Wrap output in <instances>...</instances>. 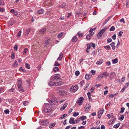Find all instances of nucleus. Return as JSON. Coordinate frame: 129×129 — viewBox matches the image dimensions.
Masks as SVG:
<instances>
[{
    "mask_svg": "<svg viewBox=\"0 0 129 129\" xmlns=\"http://www.w3.org/2000/svg\"><path fill=\"white\" fill-rule=\"evenodd\" d=\"M64 101V100H62L59 101V99L55 98L54 99L52 100H49V102L51 104L55 105L57 104L58 103H59L60 104Z\"/></svg>",
    "mask_w": 129,
    "mask_h": 129,
    "instance_id": "nucleus-1",
    "label": "nucleus"
},
{
    "mask_svg": "<svg viewBox=\"0 0 129 129\" xmlns=\"http://www.w3.org/2000/svg\"><path fill=\"white\" fill-rule=\"evenodd\" d=\"M61 79V77L59 74H57L54 76H52L50 78L51 80L54 81H60Z\"/></svg>",
    "mask_w": 129,
    "mask_h": 129,
    "instance_id": "nucleus-2",
    "label": "nucleus"
},
{
    "mask_svg": "<svg viewBox=\"0 0 129 129\" xmlns=\"http://www.w3.org/2000/svg\"><path fill=\"white\" fill-rule=\"evenodd\" d=\"M63 83L62 82H54L53 81L51 80L48 83L49 85L50 86H60L63 84Z\"/></svg>",
    "mask_w": 129,
    "mask_h": 129,
    "instance_id": "nucleus-3",
    "label": "nucleus"
},
{
    "mask_svg": "<svg viewBox=\"0 0 129 129\" xmlns=\"http://www.w3.org/2000/svg\"><path fill=\"white\" fill-rule=\"evenodd\" d=\"M21 81V80H19L18 83V89L20 91H24V90L22 86Z\"/></svg>",
    "mask_w": 129,
    "mask_h": 129,
    "instance_id": "nucleus-4",
    "label": "nucleus"
},
{
    "mask_svg": "<svg viewBox=\"0 0 129 129\" xmlns=\"http://www.w3.org/2000/svg\"><path fill=\"white\" fill-rule=\"evenodd\" d=\"M104 110L103 109H100V110L99 111L98 113V118H100L103 112H104Z\"/></svg>",
    "mask_w": 129,
    "mask_h": 129,
    "instance_id": "nucleus-5",
    "label": "nucleus"
},
{
    "mask_svg": "<svg viewBox=\"0 0 129 129\" xmlns=\"http://www.w3.org/2000/svg\"><path fill=\"white\" fill-rule=\"evenodd\" d=\"M116 74L114 72H111L109 76V78L111 79V80H112V79H113L115 77Z\"/></svg>",
    "mask_w": 129,
    "mask_h": 129,
    "instance_id": "nucleus-6",
    "label": "nucleus"
},
{
    "mask_svg": "<svg viewBox=\"0 0 129 129\" xmlns=\"http://www.w3.org/2000/svg\"><path fill=\"white\" fill-rule=\"evenodd\" d=\"M78 88V87L77 85H75L74 86H72L70 89V90L72 91H76Z\"/></svg>",
    "mask_w": 129,
    "mask_h": 129,
    "instance_id": "nucleus-7",
    "label": "nucleus"
},
{
    "mask_svg": "<svg viewBox=\"0 0 129 129\" xmlns=\"http://www.w3.org/2000/svg\"><path fill=\"white\" fill-rule=\"evenodd\" d=\"M84 99V98L82 97L80 98L77 101V103L79 105H81L82 103L83 100Z\"/></svg>",
    "mask_w": 129,
    "mask_h": 129,
    "instance_id": "nucleus-8",
    "label": "nucleus"
},
{
    "mask_svg": "<svg viewBox=\"0 0 129 129\" xmlns=\"http://www.w3.org/2000/svg\"><path fill=\"white\" fill-rule=\"evenodd\" d=\"M90 105L89 104H87L85 106V110L86 111H88L90 109Z\"/></svg>",
    "mask_w": 129,
    "mask_h": 129,
    "instance_id": "nucleus-9",
    "label": "nucleus"
},
{
    "mask_svg": "<svg viewBox=\"0 0 129 129\" xmlns=\"http://www.w3.org/2000/svg\"><path fill=\"white\" fill-rule=\"evenodd\" d=\"M44 112L46 113H49L51 111V109H48L47 108H44Z\"/></svg>",
    "mask_w": 129,
    "mask_h": 129,
    "instance_id": "nucleus-10",
    "label": "nucleus"
},
{
    "mask_svg": "<svg viewBox=\"0 0 129 129\" xmlns=\"http://www.w3.org/2000/svg\"><path fill=\"white\" fill-rule=\"evenodd\" d=\"M46 30V28H44L41 29L39 31L40 33V34H44Z\"/></svg>",
    "mask_w": 129,
    "mask_h": 129,
    "instance_id": "nucleus-11",
    "label": "nucleus"
},
{
    "mask_svg": "<svg viewBox=\"0 0 129 129\" xmlns=\"http://www.w3.org/2000/svg\"><path fill=\"white\" fill-rule=\"evenodd\" d=\"M102 76H103V77H108L109 76V74L107 72H104L101 74Z\"/></svg>",
    "mask_w": 129,
    "mask_h": 129,
    "instance_id": "nucleus-12",
    "label": "nucleus"
},
{
    "mask_svg": "<svg viewBox=\"0 0 129 129\" xmlns=\"http://www.w3.org/2000/svg\"><path fill=\"white\" fill-rule=\"evenodd\" d=\"M10 12L12 13L13 14H14L15 15H18V12L17 11H15L14 9H11V10Z\"/></svg>",
    "mask_w": 129,
    "mask_h": 129,
    "instance_id": "nucleus-13",
    "label": "nucleus"
},
{
    "mask_svg": "<svg viewBox=\"0 0 129 129\" xmlns=\"http://www.w3.org/2000/svg\"><path fill=\"white\" fill-rule=\"evenodd\" d=\"M77 37L76 36H75L72 39V41L73 42H75L77 41Z\"/></svg>",
    "mask_w": 129,
    "mask_h": 129,
    "instance_id": "nucleus-14",
    "label": "nucleus"
},
{
    "mask_svg": "<svg viewBox=\"0 0 129 129\" xmlns=\"http://www.w3.org/2000/svg\"><path fill=\"white\" fill-rule=\"evenodd\" d=\"M92 77V75L90 74H86L85 76V78L86 80L89 79Z\"/></svg>",
    "mask_w": 129,
    "mask_h": 129,
    "instance_id": "nucleus-15",
    "label": "nucleus"
},
{
    "mask_svg": "<svg viewBox=\"0 0 129 129\" xmlns=\"http://www.w3.org/2000/svg\"><path fill=\"white\" fill-rule=\"evenodd\" d=\"M67 105L68 104L67 103H65L62 107H61L60 108V110L61 111L65 109Z\"/></svg>",
    "mask_w": 129,
    "mask_h": 129,
    "instance_id": "nucleus-16",
    "label": "nucleus"
},
{
    "mask_svg": "<svg viewBox=\"0 0 129 129\" xmlns=\"http://www.w3.org/2000/svg\"><path fill=\"white\" fill-rule=\"evenodd\" d=\"M103 62V60L102 59H100L99 60V61L96 62V64L98 65H100L102 64Z\"/></svg>",
    "mask_w": 129,
    "mask_h": 129,
    "instance_id": "nucleus-17",
    "label": "nucleus"
},
{
    "mask_svg": "<svg viewBox=\"0 0 129 129\" xmlns=\"http://www.w3.org/2000/svg\"><path fill=\"white\" fill-rule=\"evenodd\" d=\"M69 122L71 124H74L75 123V121L74 118H71L70 119Z\"/></svg>",
    "mask_w": 129,
    "mask_h": 129,
    "instance_id": "nucleus-18",
    "label": "nucleus"
},
{
    "mask_svg": "<svg viewBox=\"0 0 129 129\" xmlns=\"http://www.w3.org/2000/svg\"><path fill=\"white\" fill-rule=\"evenodd\" d=\"M44 12V10L43 9H41L38 10L37 12V13L39 14H43Z\"/></svg>",
    "mask_w": 129,
    "mask_h": 129,
    "instance_id": "nucleus-19",
    "label": "nucleus"
},
{
    "mask_svg": "<svg viewBox=\"0 0 129 129\" xmlns=\"http://www.w3.org/2000/svg\"><path fill=\"white\" fill-rule=\"evenodd\" d=\"M56 124L55 123H51L49 125V127L50 128H52V127H54Z\"/></svg>",
    "mask_w": 129,
    "mask_h": 129,
    "instance_id": "nucleus-20",
    "label": "nucleus"
},
{
    "mask_svg": "<svg viewBox=\"0 0 129 129\" xmlns=\"http://www.w3.org/2000/svg\"><path fill=\"white\" fill-rule=\"evenodd\" d=\"M93 35H92L91 34H89L86 36V39L88 40H90V39L91 37Z\"/></svg>",
    "mask_w": 129,
    "mask_h": 129,
    "instance_id": "nucleus-21",
    "label": "nucleus"
},
{
    "mask_svg": "<svg viewBox=\"0 0 129 129\" xmlns=\"http://www.w3.org/2000/svg\"><path fill=\"white\" fill-rule=\"evenodd\" d=\"M110 45L112 47V49L113 50H114L115 49V43L114 42H112L110 44Z\"/></svg>",
    "mask_w": 129,
    "mask_h": 129,
    "instance_id": "nucleus-22",
    "label": "nucleus"
},
{
    "mask_svg": "<svg viewBox=\"0 0 129 129\" xmlns=\"http://www.w3.org/2000/svg\"><path fill=\"white\" fill-rule=\"evenodd\" d=\"M104 48L106 50H109L111 49V47L109 45H108L107 46H104Z\"/></svg>",
    "mask_w": 129,
    "mask_h": 129,
    "instance_id": "nucleus-23",
    "label": "nucleus"
},
{
    "mask_svg": "<svg viewBox=\"0 0 129 129\" xmlns=\"http://www.w3.org/2000/svg\"><path fill=\"white\" fill-rule=\"evenodd\" d=\"M63 57V54L61 53L60 54L58 58L57 59V60L60 61Z\"/></svg>",
    "mask_w": 129,
    "mask_h": 129,
    "instance_id": "nucleus-24",
    "label": "nucleus"
},
{
    "mask_svg": "<svg viewBox=\"0 0 129 129\" xmlns=\"http://www.w3.org/2000/svg\"><path fill=\"white\" fill-rule=\"evenodd\" d=\"M110 18V17H108L105 20L104 22L103 23V25H105L107 22L109 20Z\"/></svg>",
    "mask_w": 129,
    "mask_h": 129,
    "instance_id": "nucleus-25",
    "label": "nucleus"
},
{
    "mask_svg": "<svg viewBox=\"0 0 129 129\" xmlns=\"http://www.w3.org/2000/svg\"><path fill=\"white\" fill-rule=\"evenodd\" d=\"M63 35V33H60L59 34L57 37L58 38H61Z\"/></svg>",
    "mask_w": 129,
    "mask_h": 129,
    "instance_id": "nucleus-26",
    "label": "nucleus"
},
{
    "mask_svg": "<svg viewBox=\"0 0 129 129\" xmlns=\"http://www.w3.org/2000/svg\"><path fill=\"white\" fill-rule=\"evenodd\" d=\"M103 78V76H102L101 74L97 77L96 78V80H98L99 79H102Z\"/></svg>",
    "mask_w": 129,
    "mask_h": 129,
    "instance_id": "nucleus-27",
    "label": "nucleus"
},
{
    "mask_svg": "<svg viewBox=\"0 0 129 129\" xmlns=\"http://www.w3.org/2000/svg\"><path fill=\"white\" fill-rule=\"evenodd\" d=\"M30 32V29L29 28L27 29L25 33V35L26 36H27L28 34H29V32Z\"/></svg>",
    "mask_w": 129,
    "mask_h": 129,
    "instance_id": "nucleus-28",
    "label": "nucleus"
},
{
    "mask_svg": "<svg viewBox=\"0 0 129 129\" xmlns=\"http://www.w3.org/2000/svg\"><path fill=\"white\" fill-rule=\"evenodd\" d=\"M66 6V4L64 3H63L62 4L59 6V7L60 8H63L65 7Z\"/></svg>",
    "mask_w": 129,
    "mask_h": 129,
    "instance_id": "nucleus-29",
    "label": "nucleus"
},
{
    "mask_svg": "<svg viewBox=\"0 0 129 129\" xmlns=\"http://www.w3.org/2000/svg\"><path fill=\"white\" fill-rule=\"evenodd\" d=\"M120 124V123H117V124L114 125V126L113 127L116 128H118Z\"/></svg>",
    "mask_w": 129,
    "mask_h": 129,
    "instance_id": "nucleus-30",
    "label": "nucleus"
},
{
    "mask_svg": "<svg viewBox=\"0 0 129 129\" xmlns=\"http://www.w3.org/2000/svg\"><path fill=\"white\" fill-rule=\"evenodd\" d=\"M77 34L79 37H81L83 35V34L80 31L77 33Z\"/></svg>",
    "mask_w": 129,
    "mask_h": 129,
    "instance_id": "nucleus-31",
    "label": "nucleus"
},
{
    "mask_svg": "<svg viewBox=\"0 0 129 129\" xmlns=\"http://www.w3.org/2000/svg\"><path fill=\"white\" fill-rule=\"evenodd\" d=\"M107 28H104L102 29L101 30H100V31L102 33V34H103L104 33L106 30Z\"/></svg>",
    "mask_w": 129,
    "mask_h": 129,
    "instance_id": "nucleus-32",
    "label": "nucleus"
},
{
    "mask_svg": "<svg viewBox=\"0 0 129 129\" xmlns=\"http://www.w3.org/2000/svg\"><path fill=\"white\" fill-rule=\"evenodd\" d=\"M59 70L58 68V67H56L54 68L53 69V71L54 72H56L58 71Z\"/></svg>",
    "mask_w": 129,
    "mask_h": 129,
    "instance_id": "nucleus-33",
    "label": "nucleus"
},
{
    "mask_svg": "<svg viewBox=\"0 0 129 129\" xmlns=\"http://www.w3.org/2000/svg\"><path fill=\"white\" fill-rule=\"evenodd\" d=\"M87 117L85 116H84L82 117H81L80 118V119H81L82 120H84L85 119H86Z\"/></svg>",
    "mask_w": 129,
    "mask_h": 129,
    "instance_id": "nucleus-34",
    "label": "nucleus"
},
{
    "mask_svg": "<svg viewBox=\"0 0 129 129\" xmlns=\"http://www.w3.org/2000/svg\"><path fill=\"white\" fill-rule=\"evenodd\" d=\"M112 62L113 63H116L118 62V60L116 58L112 60Z\"/></svg>",
    "mask_w": 129,
    "mask_h": 129,
    "instance_id": "nucleus-35",
    "label": "nucleus"
},
{
    "mask_svg": "<svg viewBox=\"0 0 129 129\" xmlns=\"http://www.w3.org/2000/svg\"><path fill=\"white\" fill-rule=\"evenodd\" d=\"M103 34H102L101 32H99V33L97 35V37L98 38H100L102 35Z\"/></svg>",
    "mask_w": 129,
    "mask_h": 129,
    "instance_id": "nucleus-36",
    "label": "nucleus"
},
{
    "mask_svg": "<svg viewBox=\"0 0 129 129\" xmlns=\"http://www.w3.org/2000/svg\"><path fill=\"white\" fill-rule=\"evenodd\" d=\"M125 110V108L123 107H122L121 108V110L120 111V113H122Z\"/></svg>",
    "mask_w": 129,
    "mask_h": 129,
    "instance_id": "nucleus-37",
    "label": "nucleus"
},
{
    "mask_svg": "<svg viewBox=\"0 0 129 129\" xmlns=\"http://www.w3.org/2000/svg\"><path fill=\"white\" fill-rule=\"evenodd\" d=\"M28 51V49L27 48H25L23 51V54L25 55L26 53Z\"/></svg>",
    "mask_w": 129,
    "mask_h": 129,
    "instance_id": "nucleus-38",
    "label": "nucleus"
},
{
    "mask_svg": "<svg viewBox=\"0 0 129 129\" xmlns=\"http://www.w3.org/2000/svg\"><path fill=\"white\" fill-rule=\"evenodd\" d=\"M126 2L127 7H129V0H126Z\"/></svg>",
    "mask_w": 129,
    "mask_h": 129,
    "instance_id": "nucleus-39",
    "label": "nucleus"
},
{
    "mask_svg": "<svg viewBox=\"0 0 129 129\" xmlns=\"http://www.w3.org/2000/svg\"><path fill=\"white\" fill-rule=\"evenodd\" d=\"M93 31V28H91L89 30V32L90 33V34H91L92 35H93L94 34L93 33H92V32Z\"/></svg>",
    "mask_w": 129,
    "mask_h": 129,
    "instance_id": "nucleus-40",
    "label": "nucleus"
},
{
    "mask_svg": "<svg viewBox=\"0 0 129 129\" xmlns=\"http://www.w3.org/2000/svg\"><path fill=\"white\" fill-rule=\"evenodd\" d=\"M115 29V28L114 26H112L110 28V30L111 31H113Z\"/></svg>",
    "mask_w": 129,
    "mask_h": 129,
    "instance_id": "nucleus-41",
    "label": "nucleus"
},
{
    "mask_svg": "<svg viewBox=\"0 0 129 129\" xmlns=\"http://www.w3.org/2000/svg\"><path fill=\"white\" fill-rule=\"evenodd\" d=\"M79 115V113L78 112H74L73 114V116H76Z\"/></svg>",
    "mask_w": 129,
    "mask_h": 129,
    "instance_id": "nucleus-42",
    "label": "nucleus"
},
{
    "mask_svg": "<svg viewBox=\"0 0 129 129\" xmlns=\"http://www.w3.org/2000/svg\"><path fill=\"white\" fill-rule=\"evenodd\" d=\"M18 65L17 62L16 61H15V62L13 64L12 66L14 67L17 66Z\"/></svg>",
    "mask_w": 129,
    "mask_h": 129,
    "instance_id": "nucleus-43",
    "label": "nucleus"
},
{
    "mask_svg": "<svg viewBox=\"0 0 129 129\" xmlns=\"http://www.w3.org/2000/svg\"><path fill=\"white\" fill-rule=\"evenodd\" d=\"M25 67L26 68L28 69H29L30 68V66L29 64H28L27 63H25Z\"/></svg>",
    "mask_w": 129,
    "mask_h": 129,
    "instance_id": "nucleus-44",
    "label": "nucleus"
},
{
    "mask_svg": "<svg viewBox=\"0 0 129 129\" xmlns=\"http://www.w3.org/2000/svg\"><path fill=\"white\" fill-rule=\"evenodd\" d=\"M5 4L4 2L2 1H0V6H4Z\"/></svg>",
    "mask_w": 129,
    "mask_h": 129,
    "instance_id": "nucleus-45",
    "label": "nucleus"
},
{
    "mask_svg": "<svg viewBox=\"0 0 129 129\" xmlns=\"http://www.w3.org/2000/svg\"><path fill=\"white\" fill-rule=\"evenodd\" d=\"M116 94V93L113 94H111L109 95V97L110 98H112L114 96H115Z\"/></svg>",
    "mask_w": 129,
    "mask_h": 129,
    "instance_id": "nucleus-46",
    "label": "nucleus"
},
{
    "mask_svg": "<svg viewBox=\"0 0 129 129\" xmlns=\"http://www.w3.org/2000/svg\"><path fill=\"white\" fill-rule=\"evenodd\" d=\"M60 65V64L58 63L57 61L55 62L54 66H59Z\"/></svg>",
    "mask_w": 129,
    "mask_h": 129,
    "instance_id": "nucleus-47",
    "label": "nucleus"
},
{
    "mask_svg": "<svg viewBox=\"0 0 129 129\" xmlns=\"http://www.w3.org/2000/svg\"><path fill=\"white\" fill-rule=\"evenodd\" d=\"M15 54L14 53H12L11 54V58L12 59H14L15 57Z\"/></svg>",
    "mask_w": 129,
    "mask_h": 129,
    "instance_id": "nucleus-48",
    "label": "nucleus"
},
{
    "mask_svg": "<svg viewBox=\"0 0 129 129\" xmlns=\"http://www.w3.org/2000/svg\"><path fill=\"white\" fill-rule=\"evenodd\" d=\"M5 113L6 114H9V111L8 109L4 111Z\"/></svg>",
    "mask_w": 129,
    "mask_h": 129,
    "instance_id": "nucleus-49",
    "label": "nucleus"
},
{
    "mask_svg": "<svg viewBox=\"0 0 129 129\" xmlns=\"http://www.w3.org/2000/svg\"><path fill=\"white\" fill-rule=\"evenodd\" d=\"M80 74V72L79 71H76L75 72V75L76 76H78Z\"/></svg>",
    "mask_w": 129,
    "mask_h": 129,
    "instance_id": "nucleus-50",
    "label": "nucleus"
},
{
    "mask_svg": "<svg viewBox=\"0 0 129 129\" xmlns=\"http://www.w3.org/2000/svg\"><path fill=\"white\" fill-rule=\"evenodd\" d=\"M89 84L88 83L86 85V86L84 89V90H86L87 89V88H88V86H89Z\"/></svg>",
    "mask_w": 129,
    "mask_h": 129,
    "instance_id": "nucleus-51",
    "label": "nucleus"
},
{
    "mask_svg": "<svg viewBox=\"0 0 129 129\" xmlns=\"http://www.w3.org/2000/svg\"><path fill=\"white\" fill-rule=\"evenodd\" d=\"M23 104L24 106H26L28 104V102L27 101H25L23 102Z\"/></svg>",
    "mask_w": 129,
    "mask_h": 129,
    "instance_id": "nucleus-52",
    "label": "nucleus"
},
{
    "mask_svg": "<svg viewBox=\"0 0 129 129\" xmlns=\"http://www.w3.org/2000/svg\"><path fill=\"white\" fill-rule=\"evenodd\" d=\"M124 118V116L123 115H122L121 116V117H119V119L121 121Z\"/></svg>",
    "mask_w": 129,
    "mask_h": 129,
    "instance_id": "nucleus-53",
    "label": "nucleus"
},
{
    "mask_svg": "<svg viewBox=\"0 0 129 129\" xmlns=\"http://www.w3.org/2000/svg\"><path fill=\"white\" fill-rule=\"evenodd\" d=\"M80 118H77V119H76L75 120V121H76V123H78L79 121H80Z\"/></svg>",
    "mask_w": 129,
    "mask_h": 129,
    "instance_id": "nucleus-54",
    "label": "nucleus"
},
{
    "mask_svg": "<svg viewBox=\"0 0 129 129\" xmlns=\"http://www.w3.org/2000/svg\"><path fill=\"white\" fill-rule=\"evenodd\" d=\"M91 73L93 75H94L95 73V71L92 70L91 71Z\"/></svg>",
    "mask_w": 129,
    "mask_h": 129,
    "instance_id": "nucleus-55",
    "label": "nucleus"
},
{
    "mask_svg": "<svg viewBox=\"0 0 129 129\" xmlns=\"http://www.w3.org/2000/svg\"><path fill=\"white\" fill-rule=\"evenodd\" d=\"M18 46L17 45H15L14 47V49L16 51H17L18 49Z\"/></svg>",
    "mask_w": 129,
    "mask_h": 129,
    "instance_id": "nucleus-56",
    "label": "nucleus"
},
{
    "mask_svg": "<svg viewBox=\"0 0 129 129\" xmlns=\"http://www.w3.org/2000/svg\"><path fill=\"white\" fill-rule=\"evenodd\" d=\"M112 39L110 38H109L107 40V41L108 42H111L112 41Z\"/></svg>",
    "mask_w": 129,
    "mask_h": 129,
    "instance_id": "nucleus-57",
    "label": "nucleus"
},
{
    "mask_svg": "<svg viewBox=\"0 0 129 129\" xmlns=\"http://www.w3.org/2000/svg\"><path fill=\"white\" fill-rule=\"evenodd\" d=\"M108 124L110 125L114 123L111 120H110L108 122Z\"/></svg>",
    "mask_w": 129,
    "mask_h": 129,
    "instance_id": "nucleus-58",
    "label": "nucleus"
},
{
    "mask_svg": "<svg viewBox=\"0 0 129 129\" xmlns=\"http://www.w3.org/2000/svg\"><path fill=\"white\" fill-rule=\"evenodd\" d=\"M123 33L122 31H120L119 32V34H118V36L119 37H121L122 36V34H123Z\"/></svg>",
    "mask_w": 129,
    "mask_h": 129,
    "instance_id": "nucleus-59",
    "label": "nucleus"
},
{
    "mask_svg": "<svg viewBox=\"0 0 129 129\" xmlns=\"http://www.w3.org/2000/svg\"><path fill=\"white\" fill-rule=\"evenodd\" d=\"M21 31H20L18 32V35H17V37H20L21 35Z\"/></svg>",
    "mask_w": 129,
    "mask_h": 129,
    "instance_id": "nucleus-60",
    "label": "nucleus"
},
{
    "mask_svg": "<svg viewBox=\"0 0 129 129\" xmlns=\"http://www.w3.org/2000/svg\"><path fill=\"white\" fill-rule=\"evenodd\" d=\"M19 70H21V71H22L23 72H25V71H26L25 70L22 69V67H20Z\"/></svg>",
    "mask_w": 129,
    "mask_h": 129,
    "instance_id": "nucleus-61",
    "label": "nucleus"
},
{
    "mask_svg": "<svg viewBox=\"0 0 129 129\" xmlns=\"http://www.w3.org/2000/svg\"><path fill=\"white\" fill-rule=\"evenodd\" d=\"M0 11L1 12H3L5 11V9L4 8L0 7Z\"/></svg>",
    "mask_w": 129,
    "mask_h": 129,
    "instance_id": "nucleus-62",
    "label": "nucleus"
},
{
    "mask_svg": "<svg viewBox=\"0 0 129 129\" xmlns=\"http://www.w3.org/2000/svg\"><path fill=\"white\" fill-rule=\"evenodd\" d=\"M106 65L108 66H109L111 64L110 62L109 61H108L107 62H106Z\"/></svg>",
    "mask_w": 129,
    "mask_h": 129,
    "instance_id": "nucleus-63",
    "label": "nucleus"
},
{
    "mask_svg": "<svg viewBox=\"0 0 129 129\" xmlns=\"http://www.w3.org/2000/svg\"><path fill=\"white\" fill-rule=\"evenodd\" d=\"M84 127L83 126H82L80 127H79L78 128V129H84Z\"/></svg>",
    "mask_w": 129,
    "mask_h": 129,
    "instance_id": "nucleus-64",
    "label": "nucleus"
}]
</instances>
